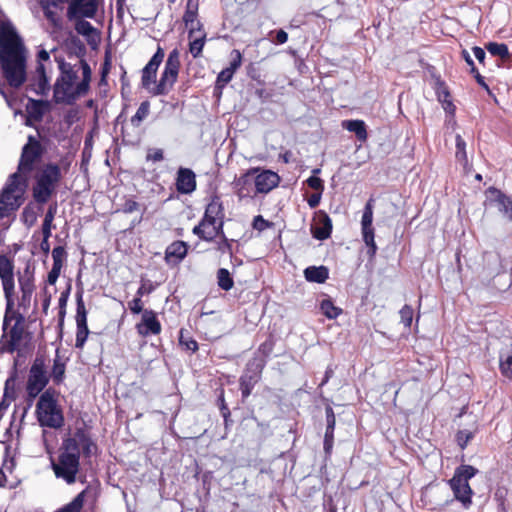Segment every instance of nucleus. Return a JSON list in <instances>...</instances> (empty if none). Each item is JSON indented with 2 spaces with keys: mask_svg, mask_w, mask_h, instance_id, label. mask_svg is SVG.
I'll return each mask as SVG.
<instances>
[{
  "mask_svg": "<svg viewBox=\"0 0 512 512\" xmlns=\"http://www.w3.org/2000/svg\"><path fill=\"white\" fill-rule=\"evenodd\" d=\"M29 52L23 38L8 20L0 22V66L8 85L20 88L27 80Z\"/></svg>",
  "mask_w": 512,
  "mask_h": 512,
  "instance_id": "1",
  "label": "nucleus"
},
{
  "mask_svg": "<svg viewBox=\"0 0 512 512\" xmlns=\"http://www.w3.org/2000/svg\"><path fill=\"white\" fill-rule=\"evenodd\" d=\"M60 75L57 78L53 98L56 103L72 104L88 93L91 81V69L86 61L76 64L58 61Z\"/></svg>",
  "mask_w": 512,
  "mask_h": 512,
  "instance_id": "2",
  "label": "nucleus"
},
{
  "mask_svg": "<svg viewBox=\"0 0 512 512\" xmlns=\"http://www.w3.org/2000/svg\"><path fill=\"white\" fill-rule=\"evenodd\" d=\"M62 450L58 462L52 463V468L58 478L72 484L79 471L80 453L89 457L95 452L96 445L83 430H77L71 437L64 440Z\"/></svg>",
  "mask_w": 512,
  "mask_h": 512,
  "instance_id": "3",
  "label": "nucleus"
},
{
  "mask_svg": "<svg viewBox=\"0 0 512 512\" xmlns=\"http://www.w3.org/2000/svg\"><path fill=\"white\" fill-rule=\"evenodd\" d=\"M164 52L158 47L156 53L142 70V85L153 95H166L177 80L180 68V52L173 49L166 60L160 81L157 83V70L163 61Z\"/></svg>",
  "mask_w": 512,
  "mask_h": 512,
  "instance_id": "4",
  "label": "nucleus"
},
{
  "mask_svg": "<svg viewBox=\"0 0 512 512\" xmlns=\"http://www.w3.org/2000/svg\"><path fill=\"white\" fill-rule=\"evenodd\" d=\"M62 178L61 170L56 164H46L34 176L32 195L37 203L44 204L56 192Z\"/></svg>",
  "mask_w": 512,
  "mask_h": 512,
  "instance_id": "5",
  "label": "nucleus"
},
{
  "mask_svg": "<svg viewBox=\"0 0 512 512\" xmlns=\"http://www.w3.org/2000/svg\"><path fill=\"white\" fill-rule=\"evenodd\" d=\"M39 423L42 426L58 428L63 424V415L57 404L55 393L46 390L39 398L36 406Z\"/></svg>",
  "mask_w": 512,
  "mask_h": 512,
  "instance_id": "6",
  "label": "nucleus"
},
{
  "mask_svg": "<svg viewBox=\"0 0 512 512\" xmlns=\"http://www.w3.org/2000/svg\"><path fill=\"white\" fill-rule=\"evenodd\" d=\"M41 147L37 141L29 138V142L23 147L18 170L11 176H17V184L27 187V177L37 168L41 160Z\"/></svg>",
  "mask_w": 512,
  "mask_h": 512,
  "instance_id": "7",
  "label": "nucleus"
},
{
  "mask_svg": "<svg viewBox=\"0 0 512 512\" xmlns=\"http://www.w3.org/2000/svg\"><path fill=\"white\" fill-rule=\"evenodd\" d=\"M41 147L37 141L29 138V142L23 147L18 170L11 176H17V184L27 187V177L37 168L41 160Z\"/></svg>",
  "mask_w": 512,
  "mask_h": 512,
  "instance_id": "8",
  "label": "nucleus"
},
{
  "mask_svg": "<svg viewBox=\"0 0 512 512\" xmlns=\"http://www.w3.org/2000/svg\"><path fill=\"white\" fill-rule=\"evenodd\" d=\"M477 470L470 465H462L455 470L454 476L449 481V485L455 498L460 501L464 507L471 504L473 491L468 483L469 479L475 476Z\"/></svg>",
  "mask_w": 512,
  "mask_h": 512,
  "instance_id": "9",
  "label": "nucleus"
},
{
  "mask_svg": "<svg viewBox=\"0 0 512 512\" xmlns=\"http://www.w3.org/2000/svg\"><path fill=\"white\" fill-rule=\"evenodd\" d=\"M16 177V175L10 176L7 185L0 194V219L17 210L23 202L24 187L17 184Z\"/></svg>",
  "mask_w": 512,
  "mask_h": 512,
  "instance_id": "10",
  "label": "nucleus"
},
{
  "mask_svg": "<svg viewBox=\"0 0 512 512\" xmlns=\"http://www.w3.org/2000/svg\"><path fill=\"white\" fill-rule=\"evenodd\" d=\"M279 181L280 178L278 174L270 170L259 172L258 169H251L241 176V183L254 184L255 192H257V194H266L270 192L272 189L277 187Z\"/></svg>",
  "mask_w": 512,
  "mask_h": 512,
  "instance_id": "11",
  "label": "nucleus"
},
{
  "mask_svg": "<svg viewBox=\"0 0 512 512\" xmlns=\"http://www.w3.org/2000/svg\"><path fill=\"white\" fill-rule=\"evenodd\" d=\"M373 222V206L372 201H368L365 205L364 212L361 219V230L365 244L368 247V255L373 257L377 251V245L374 240Z\"/></svg>",
  "mask_w": 512,
  "mask_h": 512,
  "instance_id": "12",
  "label": "nucleus"
},
{
  "mask_svg": "<svg viewBox=\"0 0 512 512\" xmlns=\"http://www.w3.org/2000/svg\"><path fill=\"white\" fill-rule=\"evenodd\" d=\"M485 205L495 207L512 222V200L500 190L490 187L486 191Z\"/></svg>",
  "mask_w": 512,
  "mask_h": 512,
  "instance_id": "13",
  "label": "nucleus"
},
{
  "mask_svg": "<svg viewBox=\"0 0 512 512\" xmlns=\"http://www.w3.org/2000/svg\"><path fill=\"white\" fill-rule=\"evenodd\" d=\"M69 6L67 16L74 18H93L97 12L96 0H67Z\"/></svg>",
  "mask_w": 512,
  "mask_h": 512,
  "instance_id": "14",
  "label": "nucleus"
},
{
  "mask_svg": "<svg viewBox=\"0 0 512 512\" xmlns=\"http://www.w3.org/2000/svg\"><path fill=\"white\" fill-rule=\"evenodd\" d=\"M0 278L7 300L8 307L12 305V296L14 293V274L13 264L5 256H0Z\"/></svg>",
  "mask_w": 512,
  "mask_h": 512,
  "instance_id": "15",
  "label": "nucleus"
},
{
  "mask_svg": "<svg viewBox=\"0 0 512 512\" xmlns=\"http://www.w3.org/2000/svg\"><path fill=\"white\" fill-rule=\"evenodd\" d=\"M76 325L77 332L75 346L77 348H82L89 335V329L87 326V311L81 294H79L77 298Z\"/></svg>",
  "mask_w": 512,
  "mask_h": 512,
  "instance_id": "16",
  "label": "nucleus"
},
{
  "mask_svg": "<svg viewBox=\"0 0 512 512\" xmlns=\"http://www.w3.org/2000/svg\"><path fill=\"white\" fill-rule=\"evenodd\" d=\"M48 382L46 372L42 365L35 363L30 370L27 384V392L29 396L36 397L46 386Z\"/></svg>",
  "mask_w": 512,
  "mask_h": 512,
  "instance_id": "17",
  "label": "nucleus"
},
{
  "mask_svg": "<svg viewBox=\"0 0 512 512\" xmlns=\"http://www.w3.org/2000/svg\"><path fill=\"white\" fill-rule=\"evenodd\" d=\"M139 335L147 337L149 335H158L161 332V324L152 310H144L141 321L136 325Z\"/></svg>",
  "mask_w": 512,
  "mask_h": 512,
  "instance_id": "18",
  "label": "nucleus"
},
{
  "mask_svg": "<svg viewBox=\"0 0 512 512\" xmlns=\"http://www.w3.org/2000/svg\"><path fill=\"white\" fill-rule=\"evenodd\" d=\"M222 225L223 221L212 220L204 215L199 225L194 227L193 232L200 238L211 241L222 229Z\"/></svg>",
  "mask_w": 512,
  "mask_h": 512,
  "instance_id": "19",
  "label": "nucleus"
},
{
  "mask_svg": "<svg viewBox=\"0 0 512 512\" xmlns=\"http://www.w3.org/2000/svg\"><path fill=\"white\" fill-rule=\"evenodd\" d=\"M176 188L182 194L192 193L196 189V178L191 169L179 168L176 177Z\"/></svg>",
  "mask_w": 512,
  "mask_h": 512,
  "instance_id": "20",
  "label": "nucleus"
},
{
  "mask_svg": "<svg viewBox=\"0 0 512 512\" xmlns=\"http://www.w3.org/2000/svg\"><path fill=\"white\" fill-rule=\"evenodd\" d=\"M28 88L38 95H45L49 91V78L46 75L44 64L37 65L35 75L31 79Z\"/></svg>",
  "mask_w": 512,
  "mask_h": 512,
  "instance_id": "21",
  "label": "nucleus"
},
{
  "mask_svg": "<svg viewBox=\"0 0 512 512\" xmlns=\"http://www.w3.org/2000/svg\"><path fill=\"white\" fill-rule=\"evenodd\" d=\"M242 64V55L239 50L234 49L231 52V62L229 67L223 69L217 77V83H221L223 85L227 84L233 77L236 70Z\"/></svg>",
  "mask_w": 512,
  "mask_h": 512,
  "instance_id": "22",
  "label": "nucleus"
},
{
  "mask_svg": "<svg viewBox=\"0 0 512 512\" xmlns=\"http://www.w3.org/2000/svg\"><path fill=\"white\" fill-rule=\"evenodd\" d=\"M332 232V221L330 217L321 213L313 227V236L318 240H325L330 237Z\"/></svg>",
  "mask_w": 512,
  "mask_h": 512,
  "instance_id": "23",
  "label": "nucleus"
},
{
  "mask_svg": "<svg viewBox=\"0 0 512 512\" xmlns=\"http://www.w3.org/2000/svg\"><path fill=\"white\" fill-rule=\"evenodd\" d=\"M198 14V0H188L186 5V11L183 16V21L186 27H189V38H192L194 30L199 26L197 21Z\"/></svg>",
  "mask_w": 512,
  "mask_h": 512,
  "instance_id": "24",
  "label": "nucleus"
},
{
  "mask_svg": "<svg viewBox=\"0 0 512 512\" xmlns=\"http://www.w3.org/2000/svg\"><path fill=\"white\" fill-rule=\"evenodd\" d=\"M186 254V244L182 241H176L167 247L165 259L168 263H178L186 256Z\"/></svg>",
  "mask_w": 512,
  "mask_h": 512,
  "instance_id": "25",
  "label": "nucleus"
},
{
  "mask_svg": "<svg viewBox=\"0 0 512 512\" xmlns=\"http://www.w3.org/2000/svg\"><path fill=\"white\" fill-rule=\"evenodd\" d=\"M304 276L309 282L324 283L328 279L329 271L325 266H310L304 270Z\"/></svg>",
  "mask_w": 512,
  "mask_h": 512,
  "instance_id": "26",
  "label": "nucleus"
},
{
  "mask_svg": "<svg viewBox=\"0 0 512 512\" xmlns=\"http://www.w3.org/2000/svg\"><path fill=\"white\" fill-rule=\"evenodd\" d=\"M342 126L349 132L355 133L360 141L367 139L365 123L362 120H345L342 122Z\"/></svg>",
  "mask_w": 512,
  "mask_h": 512,
  "instance_id": "27",
  "label": "nucleus"
},
{
  "mask_svg": "<svg viewBox=\"0 0 512 512\" xmlns=\"http://www.w3.org/2000/svg\"><path fill=\"white\" fill-rule=\"evenodd\" d=\"M204 215L212 220L223 221V207L218 197H214L210 201L206 207Z\"/></svg>",
  "mask_w": 512,
  "mask_h": 512,
  "instance_id": "28",
  "label": "nucleus"
},
{
  "mask_svg": "<svg viewBox=\"0 0 512 512\" xmlns=\"http://www.w3.org/2000/svg\"><path fill=\"white\" fill-rule=\"evenodd\" d=\"M320 310L329 319H336L342 313V309L336 307L330 299L321 301Z\"/></svg>",
  "mask_w": 512,
  "mask_h": 512,
  "instance_id": "29",
  "label": "nucleus"
},
{
  "mask_svg": "<svg viewBox=\"0 0 512 512\" xmlns=\"http://www.w3.org/2000/svg\"><path fill=\"white\" fill-rule=\"evenodd\" d=\"M438 100L443 104V108L448 113H453L455 110V106L450 100V94L444 85H440L437 89Z\"/></svg>",
  "mask_w": 512,
  "mask_h": 512,
  "instance_id": "30",
  "label": "nucleus"
},
{
  "mask_svg": "<svg viewBox=\"0 0 512 512\" xmlns=\"http://www.w3.org/2000/svg\"><path fill=\"white\" fill-rule=\"evenodd\" d=\"M85 491L79 493L70 503L58 509L56 512H80L83 508Z\"/></svg>",
  "mask_w": 512,
  "mask_h": 512,
  "instance_id": "31",
  "label": "nucleus"
},
{
  "mask_svg": "<svg viewBox=\"0 0 512 512\" xmlns=\"http://www.w3.org/2000/svg\"><path fill=\"white\" fill-rule=\"evenodd\" d=\"M45 106L46 103L43 101L29 99L27 111L31 118H33L34 120H40L43 116Z\"/></svg>",
  "mask_w": 512,
  "mask_h": 512,
  "instance_id": "32",
  "label": "nucleus"
},
{
  "mask_svg": "<svg viewBox=\"0 0 512 512\" xmlns=\"http://www.w3.org/2000/svg\"><path fill=\"white\" fill-rule=\"evenodd\" d=\"M217 282L218 286L225 291H229L230 289H232L234 285V281L230 275V272L225 268H221L218 270Z\"/></svg>",
  "mask_w": 512,
  "mask_h": 512,
  "instance_id": "33",
  "label": "nucleus"
},
{
  "mask_svg": "<svg viewBox=\"0 0 512 512\" xmlns=\"http://www.w3.org/2000/svg\"><path fill=\"white\" fill-rule=\"evenodd\" d=\"M500 369L505 376L512 378V346L501 355Z\"/></svg>",
  "mask_w": 512,
  "mask_h": 512,
  "instance_id": "34",
  "label": "nucleus"
},
{
  "mask_svg": "<svg viewBox=\"0 0 512 512\" xmlns=\"http://www.w3.org/2000/svg\"><path fill=\"white\" fill-rule=\"evenodd\" d=\"M486 49L493 56H498L502 59L509 57L508 47L506 44L490 42L486 45Z\"/></svg>",
  "mask_w": 512,
  "mask_h": 512,
  "instance_id": "35",
  "label": "nucleus"
},
{
  "mask_svg": "<svg viewBox=\"0 0 512 512\" xmlns=\"http://www.w3.org/2000/svg\"><path fill=\"white\" fill-rule=\"evenodd\" d=\"M235 186L237 188V194L240 198L255 197L257 195V192H255L254 184H242L241 177L236 181Z\"/></svg>",
  "mask_w": 512,
  "mask_h": 512,
  "instance_id": "36",
  "label": "nucleus"
},
{
  "mask_svg": "<svg viewBox=\"0 0 512 512\" xmlns=\"http://www.w3.org/2000/svg\"><path fill=\"white\" fill-rule=\"evenodd\" d=\"M150 105L149 102L145 101L140 104L135 115L131 118L133 126H139L140 123L148 116Z\"/></svg>",
  "mask_w": 512,
  "mask_h": 512,
  "instance_id": "37",
  "label": "nucleus"
},
{
  "mask_svg": "<svg viewBox=\"0 0 512 512\" xmlns=\"http://www.w3.org/2000/svg\"><path fill=\"white\" fill-rule=\"evenodd\" d=\"M38 213L34 206L27 205L22 212V220L27 227L33 226L37 222Z\"/></svg>",
  "mask_w": 512,
  "mask_h": 512,
  "instance_id": "38",
  "label": "nucleus"
},
{
  "mask_svg": "<svg viewBox=\"0 0 512 512\" xmlns=\"http://www.w3.org/2000/svg\"><path fill=\"white\" fill-rule=\"evenodd\" d=\"M205 44V35L201 34L200 36L192 39L189 44V51L193 55L194 58L200 56L203 47Z\"/></svg>",
  "mask_w": 512,
  "mask_h": 512,
  "instance_id": "39",
  "label": "nucleus"
},
{
  "mask_svg": "<svg viewBox=\"0 0 512 512\" xmlns=\"http://www.w3.org/2000/svg\"><path fill=\"white\" fill-rule=\"evenodd\" d=\"M66 257L64 247L57 246L52 250L53 266L62 269Z\"/></svg>",
  "mask_w": 512,
  "mask_h": 512,
  "instance_id": "40",
  "label": "nucleus"
},
{
  "mask_svg": "<svg viewBox=\"0 0 512 512\" xmlns=\"http://www.w3.org/2000/svg\"><path fill=\"white\" fill-rule=\"evenodd\" d=\"M400 318L401 322L405 325V327H410L413 320V309L409 305L403 306L400 310Z\"/></svg>",
  "mask_w": 512,
  "mask_h": 512,
  "instance_id": "41",
  "label": "nucleus"
},
{
  "mask_svg": "<svg viewBox=\"0 0 512 512\" xmlns=\"http://www.w3.org/2000/svg\"><path fill=\"white\" fill-rule=\"evenodd\" d=\"M307 184L310 188L322 193L324 190L323 181L317 176H311L307 179Z\"/></svg>",
  "mask_w": 512,
  "mask_h": 512,
  "instance_id": "42",
  "label": "nucleus"
},
{
  "mask_svg": "<svg viewBox=\"0 0 512 512\" xmlns=\"http://www.w3.org/2000/svg\"><path fill=\"white\" fill-rule=\"evenodd\" d=\"M76 29L83 35H90L94 32V27L87 21H79L76 25Z\"/></svg>",
  "mask_w": 512,
  "mask_h": 512,
  "instance_id": "43",
  "label": "nucleus"
},
{
  "mask_svg": "<svg viewBox=\"0 0 512 512\" xmlns=\"http://www.w3.org/2000/svg\"><path fill=\"white\" fill-rule=\"evenodd\" d=\"M79 119V113L76 109H70L68 110L64 115V123L67 124V126H71Z\"/></svg>",
  "mask_w": 512,
  "mask_h": 512,
  "instance_id": "44",
  "label": "nucleus"
},
{
  "mask_svg": "<svg viewBox=\"0 0 512 512\" xmlns=\"http://www.w3.org/2000/svg\"><path fill=\"white\" fill-rule=\"evenodd\" d=\"M147 161H161L163 159V151L158 148L149 149L146 156Z\"/></svg>",
  "mask_w": 512,
  "mask_h": 512,
  "instance_id": "45",
  "label": "nucleus"
},
{
  "mask_svg": "<svg viewBox=\"0 0 512 512\" xmlns=\"http://www.w3.org/2000/svg\"><path fill=\"white\" fill-rule=\"evenodd\" d=\"M56 214V206H50L45 214L44 221L42 226L52 227L53 228V220Z\"/></svg>",
  "mask_w": 512,
  "mask_h": 512,
  "instance_id": "46",
  "label": "nucleus"
},
{
  "mask_svg": "<svg viewBox=\"0 0 512 512\" xmlns=\"http://www.w3.org/2000/svg\"><path fill=\"white\" fill-rule=\"evenodd\" d=\"M19 284L24 295L30 294L32 292L33 285L31 283L30 277H20Z\"/></svg>",
  "mask_w": 512,
  "mask_h": 512,
  "instance_id": "47",
  "label": "nucleus"
},
{
  "mask_svg": "<svg viewBox=\"0 0 512 512\" xmlns=\"http://www.w3.org/2000/svg\"><path fill=\"white\" fill-rule=\"evenodd\" d=\"M129 309L135 313L139 314L143 311V305L140 297H136L132 301L129 302Z\"/></svg>",
  "mask_w": 512,
  "mask_h": 512,
  "instance_id": "48",
  "label": "nucleus"
},
{
  "mask_svg": "<svg viewBox=\"0 0 512 512\" xmlns=\"http://www.w3.org/2000/svg\"><path fill=\"white\" fill-rule=\"evenodd\" d=\"M334 424H335V419H334V416L332 414L331 417L328 416V426H327V430H326V434H325V448L326 449L329 447V440H328V438L330 437V435L333 432Z\"/></svg>",
  "mask_w": 512,
  "mask_h": 512,
  "instance_id": "49",
  "label": "nucleus"
},
{
  "mask_svg": "<svg viewBox=\"0 0 512 512\" xmlns=\"http://www.w3.org/2000/svg\"><path fill=\"white\" fill-rule=\"evenodd\" d=\"M61 273V269L52 266V269L48 273L47 282L51 285H54L57 282V279Z\"/></svg>",
  "mask_w": 512,
  "mask_h": 512,
  "instance_id": "50",
  "label": "nucleus"
},
{
  "mask_svg": "<svg viewBox=\"0 0 512 512\" xmlns=\"http://www.w3.org/2000/svg\"><path fill=\"white\" fill-rule=\"evenodd\" d=\"M180 343L186 347L187 350L195 352L198 349V344L193 339L185 340L183 335L180 336Z\"/></svg>",
  "mask_w": 512,
  "mask_h": 512,
  "instance_id": "51",
  "label": "nucleus"
},
{
  "mask_svg": "<svg viewBox=\"0 0 512 512\" xmlns=\"http://www.w3.org/2000/svg\"><path fill=\"white\" fill-rule=\"evenodd\" d=\"M152 290H153V286L151 283L143 282L137 291V295H138V297L141 298L143 295L151 293Z\"/></svg>",
  "mask_w": 512,
  "mask_h": 512,
  "instance_id": "52",
  "label": "nucleus"
},
{
  "mask_svg": "<svg viewBox=\"0 0 512 512\" xmlns=\"http://www.w3.org/2000/svg\"><path fill=\"white\" fill-rule=\"evenodd\" d=\"M240 383H241V390H242L243 397H248V395L250 394L251 388H250V382L247 381V375H244L241 377Z\"/></svg>",
  "mask_w": 512,
  "mask_h": 512,
  "instance_id": "53",
  "label": "nucleus"
},
{
  "mask_svg": "<svg viewBox=\"0 0 512 512\" xmlns=\"http://www.w3.org/2000/svg\"><path fill=\"white\" fill-rule=\"evenodd\" d=\"M253 226L255 229L262 231L266 229L269 226V224L266 220L262 218V216H257L254 219Z\"/></svg>",
  "mask_w": 512,
  "mask_h": 512,
  "instance_id": "54",
  "label": "nucleus"
},
{
  "mask_svg": "<svg viewBox=\"0 0 512 512\" xmlns=\"http://www.w3.org/2000/svg\"><path fill=\"white\" fill-rule=\"evenodd\" d=\"M19 337H20V333L18 332L17 328L14 327L11 330V341L9 343V347L7 348L8 350L13 351L15 349L16 342L19 339Z\"/></svg>",
  "mask_w": 512,
  "mask_h": 512,
  "instance_id": "55",
  "label": "nucleus"
},
{
  "mask_svg": "<svg viewBox=\"0 0 512 512\" xmlns=\"http://www.w3.org/2000/svg\"><path fill=\"white\" fill-rule=\"evenodd\" d=\"M138 209H139V204L133 200L126 201L123 206V211H125L127 213H132L134 211H137Z\"/></svg>",
  "mask_w": 512,
  "mask_h": 512,
  "instance_id": "56",
  "label": "nucleus"
},
{
  "mask_svg": "<svg viewBox=\"0 0 512 512\" xmlns=\"http://www.w3.org/2000/svg\"><path fill=\"white\" fill-rule=\"evenodd\" d=\"M457 437L461 447L464 448L471 438V433L468 431H460Z\"/></svg>",
  "mask_w": 512,
  "mask_h": 512,
  "instance_id": "57",
  "label": "nucleus"
},
{
  "mask_svg": "<svg viewBox=\"0 0 512 512\" xmlns=\"http://www.w3.org/2000/svg\"><path fill=\"white\" fill-rule=\"evenodd\" d=\"M321 194L320 192H317V193H314L312 194L309 199H308V205L311 207V208H315L319 205L320 203V200H321Z\"/></svg>",
  "mask_w": 512,
  "mask_h": 512,
  "instance_id": "58",
  "label": "nucleus"
},
{
  "mask_svg": "<svg viewBox=\"0 0 512 512\" xmlns=\"http://www.w3.org/2000/svg\"><path fill=\"white\" fill-rule=\"evenodd\" d=\"M473 54H474L475 58L480 63H482L484 61L485 56H486L485 51L482 48L477 47V46L473 48Z\"/></svg>",
  "mask_w": 512,
  "mask_h": 512,
  "instance_id": "59",
  "label": "nucleus"
},
{
  "mask_svg": "<svg viewBox=\"0 0 512 512\" xmlns=\"http://www.w3.org/2000/svg\"><path fill=\"white\" fill-rule=\"evenodd\" d=\"M288 40V34L284 30H279L276 34V42L284 44Z\"/></svg>",
  "mask_w": 512,
  "mask_h": 512,
  "instance_id": "60",
  "label": "nucleus"
},
{
  "mask_svg": "<svg viewBox=\"0 0 512 512\" xmlns=\"http://www.w3.org/2000/svg\"><path fill=\"white\" fill-rule=\"evenodd\" d=\"M456 158L459 162L466 165L467 164L466 150H456Z\"/></svg>",
  "mask_w": 512,
  "mask_h": 512,
  "instance_id": "61",
  "label": "nucleus"
},
{
  "mask_svg": "<svg viewBox=\"0 0 512 512\" xmlns=\"http://www.w3.org/2000/svg\"><path fill=\"white\" fill-rule=\"evenodd\" d=\"M50 58L49 53L46 50H41L38 53V65L44 64V62L48 61Z\"/></svg>",
  "mask_w": 512,
  "mask_h": 512,
  "instance_id": "62",
  "label": "nucleus"
},
{
  "mask_svg": "<svg viewBox=\"0 0 512 512\" xmlns=\"http://www.w3.org/2000/svg\"><path fill=\"white\" fill-rule=\"evenodd\" d=\"M52 227L42 226V234H43V244H47V240H49L51 236Z\"/></svg>",
  "mask_w": 512,
  "mask_h": 512,
  "instance_id": "63",
  "label": "nucleus"
},
{
  "mask_svg": "<svg viewBox=\"0 0 512 512\" xmlns=\"http://www.w3.org/2000/svg\"><path fill=\"white\" fill-rule=\"evenodd\" d=\"M466 143L460 135L456 136V150H465Z\"/></svg>",
  "mask_w": 512,
  "mask_h": 512,
  "instance_id": "64",
  "label": "nucleus"
}]
</instances>
